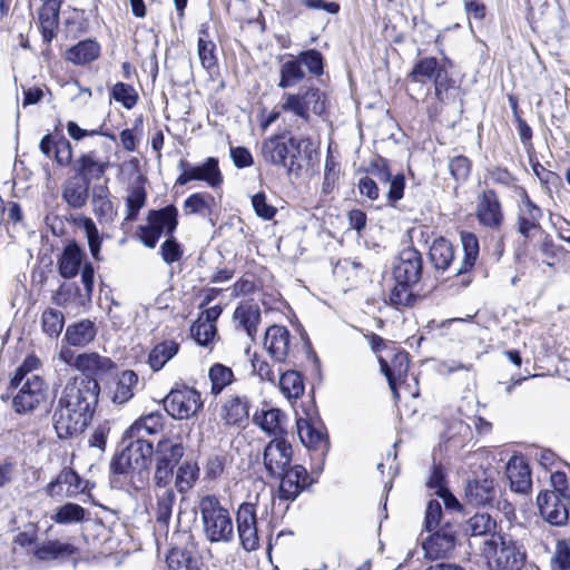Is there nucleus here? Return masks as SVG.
<instances>
[{"label":"nucleus","mask_w":570,"mask_h":570,"mask_svg":"<svg viewBox=\"0 0 570 570\" xmlns=\"http://www.w3.org/2000/svg\"><path fill=\"white\" fill-rule=\"evenodd\" d=\"M199 511L205 538L210 543L230 542L234 528L230 514L217 497L207 494L199 501Z\"/></svg>","instance_id":"obj_5"},{"label":"nucleus","mask_w":570,"mask_h":570,"mask_svg":"<svg viewBox=\"0 0 570 570\" xmlns=\"http://www.w3.org/2000/svg\"><path fill=\"white\" fill-rule=\"evenodd\" d=\"M443 509L442 504L436 499H431L426 503L424 512L423 529L426 532H432L442 525Z\"/></svg>","instance_id":"obj_55"},{"label":"nucleus","mask_w":570,"mask_h":570,"mask_svg":"<svg viewBox=\"0 0 570 570\" xmlns=\"http://www.w3.org/2000/svg\"><path fill=\"white\" fill-rule=\"evenodd\" d=\"M146 179L139 176L134 186L129 188L126 198V217L127 222H135L142 207L147 202V190L145 187Z\"/></svg>","instance_id":"obj_37"},{"label":"nucleus","mask_w":570,"mask_h":570,"mask_svg":"<svg viewBox=\"0 0 570 570\" xmlns=\"http://www.w3.org/2000/svg\"><path fill=\"white\" fill-rule=\"evenodd\" d=\"M86 259V252L77 240H68L62 252L57 257V269L65 279L75 278L82 268Z\"/></svg>","instance_id":"obj_20"},{"label":"nucleus","mask_w":570,"mask_h":570,"mask_svg":"<svg viewBox=\"0 0 570 570\" xmlns=\"http://www.w3.org/2000/svg\"><path fill=\"white\" fill-rule=\"evenodd\" d=\"M252 206L255 214L264 220L273 219L277 213V208L267 203V197L264 191H258L252 196Z\"/></svg>","instance_id":"obj_64"},{"label":"nucleus","mask_w":570,"mask_h":570,"mask_svg":"<svg viewBox=\"0 0 570 570\" xmlns=\"http://www.w3.org/2000/svg\"><path fill=\"white\" fill-rule=\"evenodd\" d=\"M73 366L80 373L69 380L63 392H100L99 381L114 375L116 363L97 352L76 356Z\"/></svg>","instance_id":"obj_3"},{"label":"nucleus","mask_w":570,"mask_h":570,"mask_svg":"<svg viewBox=\"0 0 570 570\" xmlns=\"http://www.w3.org/2000/svg\"><path fill=\"white\" fill-rule=\"evenodd\" d=\"M111 97L120 102L126 109H131L138 100V94L131 85L117 82L110 91Z\"/></svg>","instance_id":"obj_57"},{"label":"nucleus","mask_w":570,"mask_h":570,"mask_svg":"<svg viewBox=\"0 0 570 570\" xmlns=\"http://www.w3.org/2000/svg\"><path fill=\"white\" fill-rule=\"evenodd\" d=\"M65 326V315L62 312L48 307L41 314V327L43 333L51 337L58 338Z\"/></svg>","instance_id":"obj_48"},{"label":"nucleus","mask_w":570,"mask_h":570,"mask_svg":"<svg viewBox=\"0 0 570 570\" xmlns=\"http://www.w3.org/2000/svg\"><path fill=\"white\" fill-rule=\"evenodd\" d=\"M177 167L180 174L176 179V186H185L190 181H204L209 187L217 188L223 184V174L218 166V159L215 157H208L198 165L181 158Z\"/></svg>","instance_id":"obj_12"},{"label":"nucleus","mask_w":570,"mask_h":570,"mask_svg":"<svg viewBox=\"0 0 570 570\" xmlns=\"http://www.w3.org/2000/svg\"><path fill=\"white\" fill-rule=\"evenodd\" d=\"M52 303L60 307L85 306L88 302L77 283L63 282L52 295Z\"/></svg>","instance_id":"obj_40"},{"label":"nucleus","mask_w":570,"mask_h":570,"mask_svg":"<svg viewBox=\"0 0 570 570\" xmlns=\"http://www.w3.org/2000/svg\"><path fill=\"white\" fill-rule=\"evenodd\" d=\"M170 570H200L199 558L187 548L175 547L167 557Z\"/></svg>","instance_id":"obj_42"},{"label":"nucleus","mask_w":570,"mask_h":570,"mask_svg":"<svg viewBox=\"0 0 570 570\" xmlns=\"http://www.w3.org/2000/svg\"><path fill=\"white\" fill-rule=\"evenodd\" d=\"M179 351V344L174 340H166L156 344L148 355V364L153 371L161 370Z\"/></svg>","instance_id":"obj_39"},{"label":"nucleus","mask_w":570,"mask_h":570,"mask_svg":"<svg viewBox=\"0 0 570 570\" xmlns=\"http://www.w3.org/2000/svg\"><path fill=\"white\" fill-rule=\"evenodd\" d=\"M560 494L556 493V491L543 490L537 498L540 515L544 521L554 527L566 525L569 520L568 505L570 503Z\"/></svg>","instance_id":"obj_17"},{"label":"nucleus","mask_w":570,"mask_h":570,"mask_svg":"<svg viewBox=\"0 0 570 570\" xmlns=\"http://www.w3.org/2000/svg\"><path fill=\"white\" fill-rule=\"evenodd\" d=\"M380 370L385 375L391 392H397L399 384L406 375L410 367V355L404 350H395L391 361L379 356Z\"/></svg>","instance_id":"obj_23"},{"label":"nucleus","mask_w":570,"mask_h":570,"mask_svg":"<svg viewBox=\"0 0 570 570\" xmlns=\"http://www.w3.org/2000/svg\"><path fill=\"white\" fill-rule=\"evenodd\" d=\"M42 401H45V394H14L12 407L18 414H28Z\"/></svg>","instance_id":"obj_61"},{"label":"nucleus","mask_w":570,"mask_h":570,"mask_svg":"<svg viewBox=\"0 0 570 570\" xmlns=\"http://www.w3.org/2000/svg\"><path fill=\"white\" fill-rule=\"evenodd\" d=\"M147 224L138 226L140 242L148 248H155L160 236L171 237L178 226V209L170 204L159 209H150Z\"/></svg>","instance_id":"obj_9"},{"label":"nucleus","mask_w":570,"mask_h":570,"mask_svg":"<svg viewBox=\"0 0 570 570\" xmlns=\"http://www.w3.org/2000/svg\"><path fill=\"white\" fill-rule=\"evenodd\" d=\"M233 318L238 322L237 327L243 328L250 342H256L257 327L261 323V308L257 304H239L233 314Z\"/></svg>","instance_id":"obj_33"},{"label":"nucleus","mask_w":570,"mask_h":570,"mask_svg":"<svg viewBox=\"0 0 570 570\" xmlns=\"http://www.w3.org/2000/svg\"><path fill=\"white\" fill-rule=\"evenodd\" d=\"M460 238L464 257L454 277L458 279L460 286L468 287L473 282L472 269L480 253L479 239L476 235L471 232H461Z\"/></svg>","instance_id":"obj_18"},{"label":"nucleus","mask_w":570,"mask_h":570,"mask_svg":"<svg viewBox=\"0 0 570 570\" xmlns=\"http://www.w3.org/2000/svg\"><path fill=\"white\" fill-rule=\"evenodd\" d=\"M163 425V415L156 411L137 419L129 428H136L135 432L146 439L147 435L158 433Z\"/></svg>","instance_id":"obj_51"},{"label":"nucleus","mask_w":570,"mask_h":570,"mask_svg":"<svg viewBox=\"0 0 570 570\" xmlns=\"http://www.w3.org/2000/svg\"><path fill=\"white\" fill-rule=\"evenodd\" d=\"M453 65L449 58L423 57L417 59L407 75L412 82H433L435 97L444 100V94L454 87L455 81L450 76Z\"/></svg>","instance_id":"obj_6"},{"label":"nucleus","mask_w":570,"mask_h":570,"mask_svg":"<svg viewBox=\"0 0 570 570\" xmlns=\"http://www.w3.org/2000/svg\"><path fill=\"white\" fill-rule=\"evenodd\" d=\"M482 553L492 570H521L527 560L523 544L504 533L498 534L497 539H487Z\"/></svg>","instance_id":"obj_4"},{"label":"nucleus","mask_w":570,"mask_h":570,"mask_svg":"<svg viewBox=\"0 0 570 570\" xmlns=\"http://www.w3.org/2000/svg\"><path fill=\"white\" fill-rule=\"evenodd\" d=\"M109 167L108 161L96 159V153L82 154L75 163V177H79L83 183L90 186L91 180L100 179Z\"/></svg>","instance_id":"obj_30"},{"label":"nucleus","mask_w":570,"mask_h":570,"mask_svg":"<svg viewBox=\"0 0 570 570\" xmlns=\"http://www.w3.org/2000/svg\"><path fill=\"white\" fill-rule=\"evenodd\" d=\"M423 274L422 254L414 247L404 248L394 258L392 275L395 283L417 284Z\"/></svg>","instance_id":"obj_15"},{"label":"nucleus","mask_w":570,"mask_h":570,"mask_svg":"<svg viewBox=\"0 0 570 570\" xmlns=\"http://www.w3.org/2000/svg\"><path fill=\"white\" fill-rule=\"evenodd\" d=\"M320 474L307 472L306 468L301 464L288 466L285 471L274 476L279 481L278 498L282 501H294L313 483L317 482Z\"/></svg>","instance_id":"obj_13"},{"label":"nucleus","mask_w":570,"mask_h":570,"mask_svg":"<svg viewBox=\"0 0 570 570\" xmlns=\"http://www.w3.org/2000/svg\"><path fill=\"white\" fill-rule=\"evenodd\" d=\"M472 161L463 155L453 156L449 159V170L458 183L468 180L471 174Z\"/></svg>","instance_id":"obj_58"},{"label":"nucleus","mask_w":570,"mask_h":570,"mask_svg":"<svg viewBox=\"0 0 570 570\" xmlns=\"http://www.w3.org/2000/svg\"><path fill=\"white\" fill-rule=\"evenodd\" d=\"M128 428L121 438L119 448L109 463V480L114 488H119L122 480L144 487L149 480V468L153 462L154 444Z\"/></svg>","instance_id":"obj_1"},{"label":"nucleus","mask_w":570,"mask_h":570,"mask_svg":"<svg viewBox=\"0 0 570 570\" xmlns=\"http://www.w3.org/2000/svg\"><path fill=\"white\" fill-rule=\"evenodd\" d=\"M454 257V247L445 237L435 238L429 248V261L438 273H444Z\"/></svg>","instance_id":"obj_34"},{"label":"nucleus","mask_w":570,"mask_h":570,"mask_svg":"<svg viewBox=\"0 0 570 570\" xmlns=\"http://www.w3.org/2000/svg\"><path fill=\"white\" fill-rule=\"evenodd\" d=\"M76 548L71 543H62L58 540H48L39 544L33 556L40 561L55 560L60 557H70L76 552Z\"/></svg>","instance_id":"obj_41"},{"label":"nucleus","mask_w":570,"mask_h":570,"mask_svg":"<svg viewBox=\"0 0 570 570\" xmlns=\"http://www.w3.org/2000/svg\"><path fill=\"white\" fill-rule=\"evenodd\" d=\"M98 330L95 322L83 318L70 323L65 332L63 341L73 347H85L97 336Z\"/></svg>","instance_id":"obj_31"},{"label":"nucleus","mask_w":570,"mask_h":570,"mask_svg":"<svg viewBox=\"0 0 570 570\" xmlns=\"http://www.w3.org/2000/svg\"><path fill=\"white\" fill-rule=\"evenodd\" d=\"M292 459L293 448L285 438H274L264 449L263 463L271 478L278 475L291 466Z\"/></svg>","instance_id":"obj_16"},{"label":"nucleus","mask_w":570,"mask_h":570,"mask_svg":"<svg viewBox=\"0 0 570 570\" xmlns=\"http://www.w3.org/2000/svg\"><path fill=\"white\" fill-rule=\"evenodd\" d=\"M100 394H63L53 414V426L59 439L67 440L82 433L89 425Z\"/></svg>","instance_id":"obj_2"},{"label":"nucleus","mask_w":570,"mask_h":570,"mask_svg":"<svg viewBox=\"0 0 570 570\" xmlns=\"http://www.w3.org/2000/svg\"><path fill=\"white\" fill-rule=\"evenodd\" d=\"M190 334L198 345L208 347L217 334V326L203 323V318L198 317L190 326Z\"/></svg>","instance_id":"obj_53"},{"label":"nucleus","mask_w":570,"mask_h":570,"mask_svg":"<svg viewBox=\"0 0 570 570\" xmlns=\"http://www.w3.org/2000/svg\"><path fill=\"white\" fill-rule=\"evenodd\" d=\"M101 47L95 39H85L66 50L65 59L75 66H85L97 60Z\"/></svg>","instance_id":"obj_35"},{"label":"nucleus","mask_w":570,"mask_h":570,"mask_svg":"<svg viewBox=\"0 0 570 570\" xmlns=\"http://www.w3.org/2000/svg\"><path fill=\"white\" fill-rule=\"evenodd\" d=\"M176 502V493L174 489H165L161 491H156V511L155 519L156 522L168 527L169 521L171 519L173 508Z\"/></svg>","instance_id":"obj_43"},{"label":"nucleus","mask_w":570,"mask_h":570,"mask_svg":"<svg viewBox=\"0 0 570 570\" xmlns=\"http://www.w3.org/2000/svg\"><path fill=\"white\" fill-rule=\"evenodd\" d=\"M540 252L547 258L546 265L552 267L563 256L564 248L560 245H556L550 235H546L540 244Z\"/></svg>","instance_id":"obj_63"},{"label":"nucleus","mask_w":570,"mask_h":570,"mask_svg":"<svg viewBox=\"0 0 570 570\" xmlns=\"http://www.w3.org/2000/svg\"><path fill=\"white\" fill-rule=\"evenodd\" d=\"M90 186L79 177H70L62 187L61 197L73 209L86 206L89 198Z\"/></svg>","instance_id":"obj_36"},{"label":"nucleus","mask_w":570,"mask_h":570,"mask_svg":"<svg viewBox=\"0 0 570 570\" xmlns=\"http://www.w3.org/2000/svg\"><path fill=\"white\" fill-rule=\"evenodd\" d=\"M202 394H166L161 400L166 412L177 420L188 419L203 409Z\"/></svg>","instance_id":"obj_21"},{"label":"nucleus","mask_w":570,"mask_h":570,"mask_svg":"<svg viewBox=\"0 0 570 570\" xmlns=\"http://www.w3.org/2000/svg\"><path fill=\"white\" fill-rule=\"evenodd\" d=\"M222 417L227 425L243 426L248 420V403L238 395L226 402L222 410Z\"/></svg>","instance_id":"obj_38"},{"label":"nucleus","mask_w":570,"mask_h":570,"mask_svg":"<svg viewBox=\"0 0 570 570\" xmlns=\"http://www.w3.org/2000/svg\"><path fill=\"white\" fill-rule=\"evenodd\" d=\"M505 474L512 491L524 494L531 489V470L522 455L510 458L505 466Z\"/></svg>","instance_id":"obj_25"},{"label":"nucleus","mask_w":570,"mask_h":570,"mask_svg":"<svg viewBox=\"0 0 570 570\" xmlns=\"http://www.w3.org/2000/svg\"><path fill=\"white\" fill-rule=\"evenodd\" d=\"M199 475V466L191 460H185L175 474V487L180 493L190 490Z\"/></svg>","instance_id":"obj_46"},{"label":"nucleus","mask_w":570,"mask_h":570,"mask_svg":"<svg viewBox=\"0 0 570 570\" xmlns=\"http://www.w3.org/2000/svg\"><path fill=\"white\" fill-rule=\"evenodd\" d=\"M366 173L376 178L381 184L389 185L386 205L395 207L396 203L404 196V175L402 173L393 175L390 168V161L382 156H376L371 160L366 168Z\"/></svg>","instance_id":"obj_14"},{"label":"nucleus","mask_w":570,"mask_h":570,"mask_svg":"<svg viewBox=\"0 0 570 570\" xmlns=\"http://www.w3.org/2000/svg\"><path fill=\"white\" fill-rule=\"evenodd\" d=\"M253 421L264 432L269 435H274V438H285L287 434V417L285 413L279 409L271 407L267 410H262L261 412L257 411L254 414Z\"/></svg>","instance_id":"obj_29"},{"label":"nucleus","mask_w":570,"mask_h":570,"mask_svg":"<svg viewBox=\"0 0 570 570\" xmlns=\"http://www.w3.org/2000/svg\"><path fill=\"white\" fill-rule=\"evenodd\" d=\"M464 493L469 504L475 507L491 504L495 498L493 479L484 476L469 480Z\"/></svg>","instance_id":"obj_28"},{"label":"nucleus","mask_w":570,"mask_h":570,"mask_svg":"<svg viewBox=\"0 0 570 570\" xmlns=\"http://www.w3.org/2000/svg\"><path fill=\"white\" fill-rule=\"evenodd\" d=\"M429 533L422 542L424 557L430 560L448 558L460 544L461 523L445 520L439 529Z\"/></svg>","instance_id":"obj_11"},{"label":"nucleus","mask_w":570,"mask_h":570,"mask_svg":"<svg viewBox=\"0 0 570 570\" xmlns=\"http://www.w3.org/2000/svg\"><path fill=\"white\" fill-rule=\"evenodd\" d=\"M550 568L551 570H570V542L568 540L557 541Z\"/></svg>","instance_id":"obj_62"},{"label":"nucleus","mask_w":570,"mask_h":570,"mask_svg":"<svg viewBox=\"0 0 570 570\" xmlns=\"http://www.w3.org/2000/svg\"><path fill=\"white\" fill-rule=\"evenodd\" d=\"M86 509L77 503L67 502L59 507L52 519L58 524H69L82 522L86 518Z\"/></svg>","instance_id":"obj_49"},{"label":"nucleus","mask_w":570,"mask_h":570,"mask_svg":"<svg viewBox=\"0 0 570 570\" xmlns=\"http://www.w3.org/2000/svg\"><path fill=\"white\" fill-rule=\"evenodd\" d=\"M305 142V139L294 136L287 140L284 136H273L263 142L262 155L266 163L286 168L288 175H299L302 165L298 157Z\"/></svg>","instance_id":"obj_7"},{"label":"nucleus","mask_w":570,"mask_h":570,"mask_svg":"<svg viewBox=\"0 0 570 570\" xmlns=\"http://www.w3.org/2000/svg\"><path fill=\"white\" fill-rule=\"evenodd\" d=\"M75 223L83 229L94 259L101 261L100 248L102 239L95 222L90 217L79 216L75 219Z\"/></svg>","instance_id":"obj_47"},{"label":"nucleus","mask_w":570,"mask_h":570,"mask_svg":"<svg viewBox=\"0 0 570 570\" xmlns=\"http://www.w3.org/2000/svg\"><path fill=\"white\" fill-rule=\"evenodd\" d=\"M159 254L167 265H171L181 259L184 248L175 236L171 235V237H167L160 245Z\"/></svg>","instance_id":"obj_60"},{"label":"nucleus","mask_w":570,"mask_h":570,"mask_svg":"<svg viewBox=\"0 0 570 570\" xmlns=\"http://www.w3.org/2000/svg\"><path fill=\"white\" fill-rule=\"evenodd\" d=\"M62 0H46L39 9V23L43 42L50 51V43L57 36Z\"/></svg>","instance_id":"obj_24"},{"label":"nucleus","mask_w":570,"mask_h":570,"mask_svg":"<svg viewBox=\"0 0 570 570\" xmlns=\"http://www.w3.org/2000/svg\"><path fill=\"white\" fill-rule=\"evenodd\" d=\"M185 454L183 443L177 439L165 438L154 448V461L175 469Z\"/></svg>","instance_id":"obj_32"},{"label":"nucleus","mask_w":570,"mask_h":570,"mask_svg":"<svg viewBox=\"0 0 570 570\" xmlns=\"http://www.w3.org/2000/svg\"><path fill=\"white\" fill-rule=\"evenodd\" d=\"M214 205L215 198L209 193H195L185 199L184 212L186 215L209 216Z\"/></svg>","instance_id":"obj_45"},{"label":"nucleus","mask_w":570,"mask_h":570,"mask_svg":"<svg viewBox=\"0 0 570 570\" xmlns=\"http://www.w3.org/2000/svg\"><path fill=\"white\" fill-rule=\"evenodd\" d=\"M301 66H305L307 70L315 76H321L324 71V58L316 49H308L296 56Z\"/></svg>","instance_id":"obj_56"},{"label":"nucleus","mask_w":570,"mask_h":570,"mask_svg":"<svg viewBox=\"0 0 570 570\" xmlns=\"http://www.w3.org/2000/svg\"><path fill=\"white\" fill-rule=\"evenodd\" d=\"M501 529L497 520L488 512H476L470 517L465 523L461 524V531L469 537H489L497 539L501 534Z\"/></svg>","instance_id":"obj_27"},{"label":"nucleus","mask_w":570,"mask_h":570,"mask_svg":"<svg viewBox=\"0 0 570 570\" xmlns=\"http://www.w3.org/2000/svg\"><path fill=\"white\" fill-rule=\"evenodd\" d=\"M305 78L303 70L297 58L294 57L281 65L278 88L288 89L297 86Z\"/></svg>","instance_id":"obj_44"},{"label":"nucleus","mask_w":570,"mask_h":570,"mask_svg":"<svg viewBox=\"0 0 570 570\" xmlns=\"http://www.w3.org/2000/svg\"><path fill=\"white\" fill-rule=\"evenodd\" d=\"M88 481H85L73 469L63 468L59 474L48 483L46 493L51 497H75L83 492Z\"/></svg>","instance_id":"obj_22"},{"label":"nucleus","mask_w":570,"mask_h":570,"mask_svg":"<svg viewBox=\"0 0 570 570\" xmlns=\"http://www.w3.org/2000/svg\"><path fill=\"white\" fill-rule=\"evenodd\" d=\"M208 377L212 383L210 392H222L234 381V373L230 367L220 363H215L209 368Z\"/></svg>","instance_id":"obj_52"},{"label":"nucleus","mask_w":570,"mask_h":570,"mask_svg":"<svg viewBox=\"0 0 570 570\" xmlns=\"http://www.w3.org/2000/svg\"><path fill=\"white\" fill-rule=\"evenodd\" d=\"M296 429L302 444L311 454V469L313 473L321 474L324 470L325 459L331 443L326 429L314 425L309 419L297 417Z\"/></svg>","instance_id":"obj_10"},{"label":"nucleus","mask_w":570,"mask_h":570,"mask_svg":"<svg viewBox=\"0 0 570 570\" xmlns=\"http://www.w3.org/2000/svg\"><path fill=\"white\" fill-rule=\"evenodd\" d=\"M415 284L395 283L389 295V302L396 308L411 307L416 301V296L412 291Z\"/></svg>","instance_id":"obj_50"},{"label":"nucleus","mask_w":570,"mask_h":570,"mask_svg":"<svg viewBox=\"0 0 570 570\" xmlns=\"http://www.w3.org/2000/svg\"><path fill=\"white\" fill-rule=\"evenodd\" d=\"M289 331L282 325H272L264 337V346L276 362H284L289 352Z\"/></svg>","instance_id":"obj_26"},{"label":"nucleus","mask_w":570,"mask_h":570,"mask_svg":"<svg viewBox=\"0 0 570 570\" xmlns=\"http://www.w3.org/2000/svg\"><path fill=\"white\" fill-rule=\"evenodd\" d=\"M542 217V213H529L523 210H518L517 215V230L520 233L525 239L531 237L532 230H538L541 228L540 219Z\"/></svg>","instance_id":"obj_54"},{"label":"nucleus","mask_w":570,"mask_h":570,"mask_svg":"<svg viewBox=\"0 0 570 570\" xmlns=\"http://www.w3.org/2000/svg\"><path fill=\"white\" fill-rule=\"evenodd\" d=\"M326 94L318 87L301 86L297 92L283 94L281 109L308 122L311 112L316 116H323L326 112Z\"/></svg>","instance_id":"obj_8"},{"label":"nucleus","mask_w":570,"mask_h":570,"mask_svg":"<svg viewBox=\"0 0 570 570\" xmlns=\"http://www.w3.org/2000/svg\"><path fill=\"white\" fill-rule=\"evenodd\" d=\"M476 218L485 227L497 229L503 223V212L499 196L494 189H485L479 196Z\"/></svg>","instance_id":"obj_19"},{"label":"nucleus","mask_w":570,"mask_h":570,"mask_svg":"<svg viewBox=\"0 0 570 570\" xmlns=\"http://www.w3.org/2000/svg\"><path fill=\"white\" fill-rule=\"evenodd\" d=\"M197 53L204 69L210 71L217 67L216 45L213 40L197 41Z\"/></svg>","instance_id":"obj_59"}]
</instances>
